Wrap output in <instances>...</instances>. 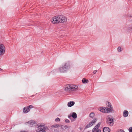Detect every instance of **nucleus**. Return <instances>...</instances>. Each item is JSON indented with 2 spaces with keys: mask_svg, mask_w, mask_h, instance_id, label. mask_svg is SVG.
<instances>
[{
  "mask_svg": "<svg viewBox=\"0 0 132 132\" xmlns=\"http://www.w3.org/2000/svg\"><path fill=\"white\" fill-rule=\"evenodd\" d=\"M67 20V18L64 16H56L53 17L52 22L53 24H57L60 23L64 22Z\"/></svg>",
  "mask_w": 132,
  "mask_h": 132,
  "instance_id": "1",
  "label": "nucleus"
},
{
  "mask_svg": "<svg viewBox=\"0 0 132 132\" xmlns=\"http://www.w3.org/2000/svg\"><path fill=\"white\" fill-rule=\"evenodd\" d=\"M70 68V64L68 62L65 63L62 67L59 68V70L61 73L65 72Z\"/></svg>",
  "mask_w": 132,
  "mask_h": 132,
  "instance_id": "2",
  "label": "nucleus"
},
{
  "mask_svg": "<svg viewBox=\"0 0 132 132\" xmlns=\"http://www.w3.org/2000/svg\"><path fill=\"white\" fill-rule=\"evenodd\" d=\"M70 68V64L68 62L65 63L62 67L59 68V70L61 73L65 72Z\"/></svg>",
  "mask_w": 132,
  "mask_h": 132,
  "instance_id": "3",
  "label": "nucleus"
},
{
  "mask_svg": "<svg viewBox=\"0 0 132 132\" xmlns=\"http://www.w3.org/2000/svg\"><path fill=\"white\" fill-rule=\"evenodd\" d=\"M114 122V119L111 116L109 115L106 118V123L108 125L112 126Z\"/></svg>",
  "mask_w": 132,
  "mask_h": 132,
  "instance_id": "4",
  "label": "nucleus"
},
{
  "mask_svg": "<svg viewBox=\"0 0 132 132\" xmlns=\"http://www.w3.org/2000/svg\"><path fill=\"white\" fill-rule=\"evenodd\" d=\"M48 129V128L46 126L40 125L38 126L36 131V132H46Z\"/></svg>",
  "mask_w": 132,
  "mask_h": 132,
  "instance_id": "5",
  "label": "nucleus"
},
{
  "mask_svg": "<svg viewBox=\"0 0 132 132\" xmlns=\"http://www.w3.org/2000/svg\"><path fill=\"white\" fill-rule=\"evenodd\" d=\"M106 105L107 107H108L106 108L108 111H109L110 113H113L114 111L113 110V107L110 103L108 102H106Z\"/></svg>",
  "mask_w": 132,
  "mask_h": 132,
  "instance_id": "6",
  "label": "nucleus"
},
{
  "mask_svg": "<svg viewBox=\"0 0 132 132\" xmlns=\"http://www.w3.org/2000/svg\"><path fill=\"white\" fill-rule=\"evenodd\" d=\"M97 120V118H94L85 127L84 129H86L89 128L92 126L94 124Z\"/></svg>",
  "mask_w": 132,
  "mask_h": 132,
  "instance_id": "7",
  "label": "nucleus"
},
{
  "mask_svg": "<svg viewBox=\"0 0 132 132\" xmlns=\"http://www.w3.org/2000/svg\"><path fill=\"white\" fill-rule=\"evenodd\" d=\"M33 106L31 105L25 107L23 108V112L24 113H27L30 111V109L33 108Z\"/></svg>",
  "mask_w": 132,
  "mask_h": 132,
  "instance_id": "8",
  "label": "nucleus"
},
{
  "mask_svg": "<svg viewBox=\"0 0 132 132\" xmlns=\"http://www.w3.org/2000/svg\"><path fill=\"white\" fill-rule=\"evenodd\" d=\"M5 47L3 44L0 45V55H2L5 53Z\"/></svg>",
  "mask_w": 132,
  "mask_h": 132,
  "instance_id": "9",
  "label": "nucleus"
},
{
  "mask_svg": "<svg viewBox=\"0 0 132 132\" xmlns=\"http://www.w3.org/2000/svg\"><path fill=\"white\" fill-rule=\"evenodd\" d=\"M98 110L100 111L105 113H110L109 111H108L106 108L104 107H102L99 108Z\"/></svg>",
  "mask_w": 132,
  "mask_h": 132,
  "instance_id": "10",
  "label": "nucleus"
},
{
  "mask_svg": "<svg viewBox=\"0 0 132 132\" xmlns=\"http://www.w3.org/2000/svg\"><path fill=\"white\" fill-rule=\"evenodd\" d=\"M70 91H76L78 90V87L75 85H71Z\"/></svg>",
  "mask_w": 132,
  "mask_h": 132,
  "instance_id": "11",
  "label": "nucleus"
},
{
  "mask_svg": "<svg viewBox=\"0 0 132 132\" xmlns=\"http://www.w3.org/2000/svg\"><path fill=\"white\" fill-rule=\"evenodd\" d=\"M29 124V126L30 127H32L34 126H35L36 123L35 121L34 120H30L27 123Z\"/></svg>",
  "mask_w": 132,
  "mask_h": 132,
  "instance_id": "12",
  "label": "nucleus"
},
{
  "mask_svg": "<svg viewBox=\"0 0 132 132\" xmlns=\"http://www.w3.org/2000/svg\"><path fill=\"white\" fill-rule=\"evenodd\" d=\"M71 85L67 84L64 87V89L66 91H70Z\"/></svg>",
  "mask_w": 132,
  "mask_h": 132,
  "instance_id": "13",
  "label": "nucleus"
},
{
  "mask_svg": "<svg viewBox=\"0 0 132 132\" xmlns=\"http://www.w3.org/2000/svg\"><path fill=\"white\" fill-rule=\"evenodd\" d=\"M75 104V102L73 101H71L68 103L67 105L69 107H71L73 106Z\"/></svg>",
  "mask_w": 132,
  "mask_h": 132,
  "instance_id": "14",
  "label": "nucleus"
},
{
  "mask_svg": "<svg viewBox=\"0 0 132 132\" xmlns=\"http://www.w3.org/2000/svg\"><path fill=\"white\" fill-rule=\"evenodd\" d=\"M103 132H110V129L109 128L105 127L103 129Z\"/></svg>",
  "mask_w": 132,
  "mask_h": 132,
  "instance_id": "15",
  "label": "nucleus"
},
{
  "mask_svg": "<svg viewBox=\"0 0 132 132\" xmlns=\"http://www.w3.org/2000/svg\"><path fill=\"white\" fill-rule=\"evenodd\" d=\"M128 112L127 110H125L123 112V116L125 117H127L128 116Z\"/></svg>",
  "mask_w": 132,
  "mask_h": 132,
  "instance_id": "16",
  "label": "nucleus"
},
{
  "mask_svg": "<svg viewBox=\"0 0 132 132\" xmlns=\"http://www.w3.org/2000/svg\"><path fill=\"white\" fill-rule=\"evenodd\" d=\"M72 117L74 119H75L77 118V114L75 112H73L71 114Z\"/></svg>",
  "mask_w": 132,
  "mask_h": 132,
  "instance_id": "17",
  "label": "nucleus"
},
{
  "mask_svg": "<svg viewBox=\"0 0 132 132\" xmlns=\"http://www.w3.org/2000/svg\"><path fill=\"white\" fill-rule=\"evenodd\" d=\"M95 114L94 112H92L89 115V117L92 119H93L95 117Z\"/></svg>",
  "mask_w": 132,
  "mask_h": 132,
  "instance_id": "18",
  "label": "nucleus"
},
{
  "mask_svg": "<svg viewBox=\"0 0 132 132\" xmlns=\"http://www.w3.org/2000/svg\"><path fill=\"white\" fill-rule=\"evenodd\" d=\"M60 125L58 124L53 125L51 126V127L52 128H57L58 127L60 126Z\"/></svg>",
  "mask_w": 132,
  "mask_h": 132,
  "instance_id": "19",
  "label": "nucleus"
},
{
  "mask_svg": "<svg viewBox=\"0 0 132 132\" xmlns=\"http://www.w3.org/2000/svg\"><path fill=\"white\" fill-rule=\"evenodd\" d=\"M82 81L83 83H86L88 81L87 80H86L85 78H84L82 80Z\"/></svg>",
  "mask_w": 132,
  "mask_h": 132,
  "instance_id": "20",
  "label": "nucleus"
},
{
  "mask_svg": "<svg viewBox=\"0 0 132 132\" xmlns=\"http://www.w3.org/2000/svg\"><path fill=\"white\" fill-rule=\"evenodd\" d=\"M98 128L96 127V126H95L94 128L92 130V132H95L96 130Z\"/></svg>",
  "mask_w": 132,
  "mask_h": 132,
  "instance_id": "21",
  "label": "nucleus"
},
{
  "mask_svg": "<svg viewBox=\"0 0 132 132\" xmlns=\"http://www.w3.org/2000/svg\"><path fill=\"white\" fill-rule=\"evenodd\" d=\"M100 124L101 123L100 122H99L95 126L98 128L100 126Z\"/></svg>",
  "mask_w": 132,
  "mask_h": 132,
  "instance_id": "22",
  "label": "nucleus"
},
{
  "mask_svg": "<svg viewBox=\"0 0 132 132\" xmlns=\"http://www.w3.org/2000/svg\"><path fill=\"white\" fill-rule=\"evenodd\" d=\"M121 48L120 47H118L117 48L118 51L119 52H121L122 51V50H121Z\"/></svg>",
  "mask_w": 132,
  "mask_h": 132,
  "instance_id": "23",
  "label": "nucleus"
},
{
  "mask_svg": "<svg viewBox=\"0 0 132 132\" xmlns=\"http://www.w3.org/2000/svg\"><path fill=\"white\" fill-rule=\"evenodd\" d=\"M60 119L59 118H57L55 119V121L56 122H59L60 121Z\"/></svg>",
  "mask_w": 132,
  "mask_h": 132,
  "instance_id": "24",
  "label": "nucleus"
},
{
  "mask_svg": "<svg viewBox=\"0 0 132 132\" xmlns=\"http://www.w3.org/2000/svg\"><path fill=\"white\" fill-rule=\"evenodd\" d=\"M70 126H68L67 125H65V126H64L63 129H66L67 128H70Z\"/></svg>",
  "mask_w": 132,
  "mask_h": 132,
  "instance_id": "25",
  "label": "nucleus"
},
{
  "mask_svg": "<svg viewBox=\"0 0 132 132\" xmlns=\"http://www.w3.org/2000/svg\"><path fill=\"white\" fill-rule=\"evenodd\" d=\"M131 28L130 27H128L127 28V30L128 31H131Z\"/></svg>",
  "mask_w": 132,
  "mask_h": 132,
  "instance_id": "26",
  "label": "nucleus"
},
{
  "mask_svg": "<svg viewBox=\"0 0 132 132\" xmlns=\"http://www.w3.org/2000/svg\"><path fill=\"white\" fill-rule=\"evenodd\" d=\"M68 117L70 119H71V118H72V116H71V114H70V115H69L68 116Z\"/></svg>",
  "mask_w": 132,
  "mask_h": 132,
  "instance_id": "27",
  "label": "nucleus"
},
{
  "mask_svg": "<svg viewBox=\"0 0 132 132\" xmlns=\"http://www.w3.org/2000/svg\"><path fill=\"white\" fill-rule=\"evenodd\" d=\"M129 132H132V127H130L129 129Z\"/></svg>",
  "mask_w": 132,
  "mask_h": 132,
  "instance_id": "28",
  "label": "nucleus"
},
{
  "mask_svg": "<svg viewBox=\"0 0 132 132\" xmlns=\"http://www.w3.org/2000/svg\"><path fill=\"white\" fill-rule=\"evenodd\" d=\"M65 122L66 123H68L70 121L69 120L67 119L65 120Z\"/></svg>",
  "mask_w": 132,
  "mask_h": 132,
  "instance_id": "29",
  "label": "nucleus"
},
{
  "mask_svg": "<svg viewBox=\"0 0 132 132\" xmlns=\"http://www.w3.org/2000/svg\"><path fill=\"white\" fill-rule=\"evenodd\" d=\"M127 17H128L129 18H131L132 17V15H127Z\"/></svg>",
  "mask_w": 132,
  "mask_h": 132,
  "instance_id": "30",
  "label": "nucleus"
},
{
  "mask_svg": "<svg viewBox=\"0 0 132 132\" xmlns=\"http://www.w3.org/2000/svg\"><path fill=\"white\" fill-rule=\"evenodd\" d=\"M54 132H58V131L57 129H54Z\"/></svg>",
  "mask_w": 132,
  "mask_h": 132,
  "instance_id": "31",
  "label": "nucleus"
},
{
  "mask_svg": "<svg viewBox=\"0 0 132 132\" xmlns=\"http://www.w3.org/2000/svg\"><path fill=\"white\" fill-rule=\"evenodd\" d=\"M96 72H97V70H94L93 71V73L94 74H95V73H96Z\"/></svg>",
  "mask_w": 132,
  "mask_h": 132,
  "instance_id": "32",
  "label": "nucleus"
},
{
  "mask_svg": "<svg viewBox=\"0 0 132 132\" xmlns=\"http://www.w3.org/2000/svg\"><path fill=\"white\" fill-rule=\"evenodd\" d=\"M79 129L81 131L82 130V129H83V128L81 127H79Z\"/></svg>",
  "mask_w": 132,
  "mask_h": 132,
  "instance_id": "33",
  "label": "nucleus"
},
{
  "mask_svg": "<svg viewBox=\"0 0 132 132\" xmlns=\"http://www.w3.org/2000/svg\"><path fill=\"white\" fill-rule=\"evenodd\" d=\"M101 130L100 129H98L96 132H101Z\"/></svg>",
  "mask_w": 132,
  "mask_h": 132,
  "instance_id": "34",
  "label": "nucleus"
},
{
  "mask_svg": "<svg viewBox=\"0 0 132 132\" xmlns=\"http://www.w3.org/2000/svg\"><path fill=\"white\" fill-rule=\"evenodd\" d=\"M71 132H75L73 130H72L71 131Z\"/></svg>",
  "mask_w": 132,
  "mask_h": 132,
  "instance_id": "35",
  "label": "nucleus"
},
{
  "mask_svg": "<svg viewBox=\"0 0 132 132\" xmlns=\"http://www.w3.org/2000/svg\"><path fill=\"white\" fill-rule=\"evenodd\" d=\"M20 132H26L25 131H21Z\"/></svg>",
  "mask_w": 132,
  "mask_h": 132,
  "instance_id": "36",
  "label": "nucleus"
},
{
  "mask_svg": "<svg viewBox=\"0 0 132 132\" xmlns=\"http://www.w3.org/2000/svg\"><path fill=\"white\" fill-rule=\"evenodd\" d=\"M2 70V69L1 68H0V71H1Z\"/></svg>",
  "mask_w": 132,
  "mask_h": 132,
  "instance_id": "37",
  "label": "nucleus"
},
{
  "mask_svg": "<svg viewBox=\"0 0 132 132\" xmlns=\"http://www.w3.org/2000/svg\"><path fill=\"white\" fill-rule=\"evenodd\" d=\"M131 31H132V27H131Z\"/></svg>",
  "mask_w": 132,
  "mask_h": 132,
  "instance_id": "38",
  "label": "nucleus"
},
{
  "mask_svg": "<svg viewBox=\"0 0 132 132\" xmlns=\"http://www.w3.org/2000/svg\"><path fill=\"white\" fill-rule=\"evenodd\" d=\"M87 132H89V131H87Z\"/></svg>",
  "mask_w": 132,
  "mask_h": 132,
  "instance_id": "39",
  "label": "nucleus"
},
{
  "mask_svg": "<svg viewBox=\"0 0 132 132\" xmlns=\"http://www.w3.org/2000/svg\"><path fill=\"white\" fill-rule=\"evenodd\" d=\"M123 132H125V131H123Z\"/></svg>",
  "mask_w": 132,
  "mask_h": 132,
  "instance_id": "40",
  "label": "nucleus"
}]
</instances>
